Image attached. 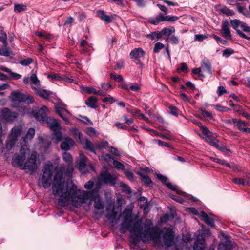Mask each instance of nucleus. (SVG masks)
<instances>
[{"mask_svg":"<svg viewBox=\"0 0 250 250\" xmlns=\"http://www.w3.org/2000/svg\"><path fill=\"white\" fill-rule=\"evenodd\" d=\"M64 168L61 167L57 169L51 162L46 163L43 168V174L40 180L44 188H49L52 182L53 173L56 171L53 178L52 186L53 193L55 196H58V204L62 207L71 205L76 208H79L83 204L84 208L88 210L92 201L94 202V207L95 209L104 208V206L98 193L94 194L93 191H84L77 189L76 185L71 184L64 186L62 181L63 173Z\"/></svg>","mask_w":250,"mask_h":250,"instance_id":"nucleus-1","label":"nucleus"},{"mask_svg":"<svg viewBox=\"0 0 250 250\" xmlns=\"http://www.w3.org/2000/svg\"><path fill=\"white\" fill-rule=\"evenodd\" d=\"M122 216L120 232L125 233L128 230L131 235L132 243L134 245L140 242V239L143 242L152 240L154 245L159 249L164 245L168 248L174 245L175 232L172 228H163L160 231L157 227L153 226L150 220H146L142 224L138 216H133L131 208H125Z\"/></svg>","mask_w":250,"mask_h":250,"instance_id":"nucleus-2","label":"nucleus"},{"mask_svg":"<svg viewBox=\"0 0 250 250\" xmlns=\"http://www.w3.org/2000/svg\"><path fill=\"white\" fill-rule=\"evenodd\" d=\"M30 152L26 146H22L20 148V153L14 155L12 159V164L14 167H19L24 170L26 173L32 175L37 170L38 164L36 153L32 152L29 156Z\"/></svg>","mask_w":250,"mask_h":250,"instance_id":"nucleus-3","label":"nucleus"},{"mask_svg":"<svg viewBox=\"0 0 250 250\" xmlns=\"http://www.w3.org/2000/svg\"><path fill=\"white\" fill-rule=\"evenodd\" d=\"M17 141L13 138L8 136L6 140L5 147L3 148L2 150H0V153H4L5 156L8 158L9 154L13 153V148Z\"/></svg>","mask_w":250,"mask_h":250,"instance_id":"nucleus-4","label":"nucleus"},{"mask_svg":"<svg viewBox=\"0 0 250 250\" xmlns=\"http://www.w3.org/2000/svg\"><path fill=\"white\" fill-rule=\"evenodd\" d=\"M100 178L102 182L112 186L114 185L118 181L117 177L115 175H112L106 171L101 173Z\"/></svg>","mask_w":250,"mask_h":250,"instance_id":"nucleus-5","label":"nucleus"},{"mask_svg":"<svg viewBox=\"0 0 250 250\" xmlns=\"http://www.w3.org/2000/svg\"><path fill=\"white\" fill-rule=\"evenodd\" d=\"M17 114L15 112H11L9 109L4 108L0 112L1 118L6 121H12L16 118Z\"/></svg>","mask_w":250,"mask_h":250,"instance_id":"nucleus-6","label":"nucleus"},{"mask_svg":"<svg viewBox=\"0 0 250 250\" xmlns=\"http://www.w3.org/2000/svg\"><path fill=\"white\" fill-rule=\"evenodd\" d=\"M221 33L226 38L231 39L232 38L229 29V24L227 20H224L222 21Z\"/></svg>","mask_w":250,"mask_h":250,"instance_id":"nucleus-7","label":"nucleus"},{"mask_svg":"<svg viewBox=\"0 0 250 250\" xmlns=\"http://www.w3.org/2000/svg\"><path fill=\"white\" fill-rule=\"evenodd\" d=\"M74 141L70 137H65L61 143L60 147L62 150L68 151L74 145Z\"/></svg>","mask_w":250,"mask_h":250,"instance_id":"nucleus-8","label":"nucleus"},{"mask_svg":"<svg viewBox=\"0 0 250 250\" xmlns=\"http://www.w3.org/2000/svg\"><path fill=\"white\" fill-rule=\"evenodd\" d=\"M87 159L83 154L80 153V160L78 164V167L81 172L85 173L87 172L85 167L87 164Z\"/></svg>","mask_w":250,"mask_h":250,"instance_id":"nucleus-9","label":"nucleus"},{"mask_svg":"<svg viewBox=\"0 0 250 250\" xmlns=\"http://www.w3.org/2000/svg\"><path fill=\"white\" fill-rule=\"evenodd\" d=\"M233 249V245L228 237L219 243L218 246V250H231Z\"/></svg>","mask_w":250,"mask_h":250,"instance_id":"nucleus-10","label":"nucleus"},{"mask_svg":"<svg viewBox=\"0 0 250 250\" xmlns=\"http://www.w3.org/2000/svg\"><path fill=\"white\" fill-rule=\"evenodd\" d=\"M47 111V108L46 106H43L35 113L34 116L37 120L44 121L46 119Z\"/></svg>","mask_w":250,"mask_h":250,"instance_id":"nucleus-11","label":"nucleus"},{"mask_svg":"<svg viewBox=\"0 0 250 250\" xmlns=\"http://www.w3.org/2000/svg\"><path fill=\"white\" fill-rule=\"evenodd\" d=\"M48 126L53 131L56 130H61V127L58 121L54 118H49L47 119Z\"/></svg>","mask_w":250,"mask_h":250,"instance_id":"nucleus-12","label":"nucleus"},{"mask_svg":"<svg viewBox=\"0 0 250 250\" xmlns=\"http://www.w3.org/2000/svg\"><path fill=\"white\" fill-rule=\"evenodd\" d=\"M22 132V127L21 125L16 126L12 128L8 136L17 141L18 137L21 134Z\"/></svg>","mask_w":250,"mask_h":250,"instance_id":"nucleus-13","label":"nucleus"},{"mask_svg":"<svg viewBox=\"0 0 250 250\" xmlns=\"http://www.w3.org/2000/svg\"><path fill=\"white\" fill-rule=\"evenodd\" d=\"M80 142L82 144L83 148L85 149L88 150L90 152L95 154V151L94 150V145L90 141L86 139L83 138Z\"/></svg>","mask_w":250,"mask_h":250,"instance_id":"nucleus-14","label":"nucleus"},{"mask_svg":"<svg viewBox=\"0 0 250 250\" xmlns=\"http://www.w3.org/2000/svg\"><path fill=\"white\" fill-rule=\"evenodd\" d=\"M32 89L35 90L37 95L45 99L47 98L51 94L49 91L42 89L39 87L33 86Z\"/></svg>","mask_w":250,"mask_h":250,"instance_id":"nucleus-15","label":"nucleus"},{"mask_svg":"<svg viewBox=\"0 0 250 250\" xmlns=\"http://www.w3.org/2000/svg\"><path fill=\"white\" fill-rule=\"evenodd\" d=\"M145 52L141 48H135L130 53V57L133 59H139L144 57Z\"/></svg>","mask_w":250,"mask_h":250,"instance_id":"nucleus-16","label":"nucleus"},{"mask_svg":"<svg viewBox=\"0 0 250 250\" xmlns=\"http://www.w3.org/2000/svg\"><path fill=\"white\" fill-rule=\"evenodd\" d=\"M106 211L107 212L106 217L110 220L112 223H116L117 220L119 219L117 213L114 210L109 211V208H107Z\"/></svg>","mask_w":250,"mask_h":250,"instance_id":"nucleus-17","label":"nucleus"},{"mask_svg":"<svg viewBox=\"0 0 250 250\" xmlns=\"http://www.w3.org/2000/svg\"><path fill=\"white\" fill-rule=\"evenodd\" d=\"M201 67L203 70L206 71L208 74L212 75L211 65L208 59H204L201 62Z\"/></svg>","mask_w":250,"mask_h":250,"instance_id":"nucleus-18","label":"nucleus"},{"mask_svg":"<svg viewBox=\"0 0 250 250\" xmlns=\"http://www.w3.org/2000/svg\"><path fill=\"white\" fill-rule=\"evenodd\" d=\"M23 95L21 93L17 91H13L11 92L10 99L12 101L21 102L23 100Z\"/></svg>","mask_w":250,"mask_h":250,"instance_id":"nucleus-19","label":"nucleus"},{"mask_svg":"<svg viewBox=\"0 0 250 250\" xmlns=\"http://www.w3.org/2000/svg\"><path fill=\"white\" fill-rule=\"evenodd\" d=\"M62 139V133L61 130H56V131H53L52 134V140L54 143H58Z\"/></svg>","mask_w":250,"mask_h":250,"instance_id":"nucleus-20","label":"nucleus"},{"mask_svg":"<svg viewBox=\"0 0 250 250\" xmlns=\"http://www.w3.org/2000/svg\"><path fill=\"white\" fill-rule=\"evenodd\" d=\"M230 23L232 28L236 31L238 30L237 28L239 26H240L242 29L244 31L243 25L244 24L248 25L245 22H242L239 20L234 19L230 21Z\"/></svg>","mask_w":250,"mask_h":250,"instance_id":"nucleus-21","label":"nucleus"},{"mask_svg":"<svg viewBox=\"0 0 250 250\" xmlns=\"http://www.w3.org/2000/svg\"><path fill=\"white\" fill-rule=\"evenodd\" d=\"M63 159L68 164L69 173H70L73 169L72 166L70 165L72 162V158L69 153L65 152L63 154Z\"/></svg>","mask_w":250,"mask_h":250,"instance_id":"nucleus-22","label":"nucleus"},{"mask_svg":"<svg viewBox=\"0 0 250 250\" xmlns=\"http://www.w3.org/2000/svg\"><path fill=\"white\" fill-rule=\"evenodd\" d=\"M97 100L96 97L92 96L86 100L85 103L89 107L92 108H96L97 107L96 104Z\"/></svg>","mask_w":250,"mask_h":250,"instance_id":"nucleus-23","label":"nucleus"},{"mask_svg":"<svg viewBox=\"0 0 250 250\" xmlns=\"http://www.w3.org/2000/svg\"><path fill=\"white\" fill-rule=\"evenodd\" d=\"M97 15L99 18L106 22H110L111 21V17L109 16L106 15L103 10L98 11Z\"/></svg>","mask_w":250,"mask_h":250,"instance_id":"nucleus-24","label":"nucleus"},{"mask_svg":"<svg viewBox=\"0 0 250 250\" xmlns=\"http://www.w3.org/2000/svg\"><path fill=\"white\" fill-rule=\"evenodd\" d=\"M55 107L56 113H57V110H60L61 112H65L67 114H70V112L66 109V105L62 103H57Z\"/></svg>","mask_w":250,"mask_h":250,"instance_id":"nucleus-25","label":"nucleus"},{"mask_svg":"<svg viewBox=\"0 0 250 250\" xmlns=\"http://www.w3.org/2000/svg\"><path fill=\"white\" fill-rule=\"evenodd\" d=\"M27 5L24 4H14V11L16 13H20L26 10Z\"/></svg>","mask_w":250,"mask_h":250,"instance_id":"nucleus-26","label":"nucleus"},{"mask_svg":"<svg viewBox=\"0 0 250 250\" xmlns=\"http://www.w3.org/2000/svg\"><path fill=\"white\" fill-rule=\"evenodd\" d=\"M137 174L141 177L142 181L146 185L149 186L152 183L151 179L148 176L144 175L141 172H138Z\"/></svg>","mask_w":250,"mask_h":250,"instance_id":"nucleus-27","label":"nucleus"},{"mask_svg":"<svg viewBox=\"0 0 250 250\" xmlns=\"http://www.w3.org/2000/svg\"><path fill=\"white\" fill-rule=\"evenodd\" d=\"M175 31V28L173 27H171L170 28H163L161 31V33H162L163 35L169 36L174 33Z\"/></svg>","mask_w":250,"mask_h":250,"instance_id":"nucleus-28","label":"nucleus"},{"mask_svg":"<svg viewBox=\"0 0 250 250\" xmlns=\"http://www.w3.org/2000/svg\"><path fill=\"white\" fill-rule=\"evenodd\" d=\"M236 126L239 130L245 132L247 124L241 120H239L236 123Z\"/></svg>","mask_w":250,"mask_h":250,"instance_id":"nucleus-29","label":"nucleus"},{"mask_svg":"<svg viewBox=\"0 0 250 250\" xmlns=\"http://www.w3.org/2000/svg\"><path fill=\"white\" fill-rule=\"evenodd\" d=\"M220 11L222 13L226 14L228 16H233L234 15V12L226 6L222 7L220 9Z\"/></svg>","mask_w":250,"mask_h":250,"instance_id":"nucleus-30","label":"nucleus"},{"mask_svg":"<svg viewBox=\"0 0 250 250\" xmlns=\"http://www.w3.org/2000/svg\"><path fill=\"white\" fill-rule=\"evenodd\" d=\"M30 79L31 84H34L36 87L39 86L40 82L35 74H32L30 77Z\"/></svg>","mask_w":250,"mask_h":250,"instance_id":"nucleus-31","label":"nucleus"},{"mask_svg":"<svg viewBox=\"0 0 250 250\" xmlns=\"http://www.w3.org/2000/svg\"><path fill=\"white\" fill-rule=\"evenodd\" d=\"M11 52L4 44V47L0 48V55L5 57H9L10 56Z\"/></svg>","mask_w":250,"mask_h":250,"instance_id":"nucleus-32","label":"nucleus"},{"mask_svg":"<svg viewBox=\"0 0 250 250\" xmlns=\"http://www.w3.org/2000/svg\"><path fill=\"white\" fill-rule=\"evenodd\" d=\"M71 131L75 138L78 139L80 142L82 140V134L78 129L73 128L71 129Z\"/></svg>","mask_w":250,"mask_h":250,"instance_id":"nucleus-33","label":"nucleus"},{"mask_svg":"<svg viewBox=\"0 0 250 250\" xmlns=\"http://www.w3.org/2000/svg\"><path fill=\"white\" fill-rule=\"evenodd\" d=\"M80 45L83 47L82 51L83 53L86 52L88 47H90L91 45L84 40H81L80 41Z\"/></svg>","mask_w":250,"mask_h":250,"instance_id":"nucleus-34","label":"nucleus"},{"mask_svg":"<svg viewBox=\"0 0 250 250\" xmlns=\"http://www.w3.org/2000/svg\"><path fill=\"white\" fill-rule=\"evenodd\" d=\"M210 159L211 160H212L213 162H216L218 164H220L222 165H223L225 167H231L230 164L228 163L227 162H226L225 161H224L223 160H221V159H218L217 158H214V157H211Z\"/></svg>","mask_w":250,"mask_h":250,"instance_id":"nucleus-35","label":"nucleus"},{"mask_svg":"<svg viewBox=\"0 0 250 250\" xmlns=\"http://www.w3.org/2000/svg\"><path fill=\"white\" fill-rule=\"evenodd\" d=\"M86 133L90 137H95L98 135L97 131L93 127H88L85 130Z\"/></svg>","mask_w":250,"mask_h":250,"instance_id":"nucleus-36","label":"nucleus"},{"mask_svg":"<svg viewBox=\"0 0 250 250\" xmlns=\"http://www.w3.org/2000/svg\"><path fill=\"white\" fill-rule=\"evenodd\" d=\"M35 135V129L33 128H30L27 131L25 139L27 140H31Z\"/></svg>","mask_w":250,"mask_h":250,"instance_id":"nucleus-37","label":"nucleus"},{"mask_svg":"<svg viewBox=\"0 0 250 250\" xmlns=\"http://www.w3.org/2000/svg\"><path fill=\"white\" fill-rule=\"evenodd\" d=\"M237 8L238 10V11L242 14H243L246 17H250V14L246 10V8L245 7L240 6L239 5H238L237 6Z\"/></svg>","mask_w":250,"mask_h":250,"instance_id":"nucleus-38","label":"nucleus"},{"mask_svg":"<svg viewBox=\"0 0 250 250\" xmlns=\"http://www.w3.org/2000/svg\"><path fill=\"white\" fill-rule=\"evenodd\" d=\"M62 119L66 122V123H69V119L68 118V116L70 115V114H67L64 112H61L60 110H57V113Z\"/></svg>","mask_w":250,"mask_h":250,"instance_id":"nucleus-39","label":"nucleus"},{"mask_svg":"<svg viewBox=\"0 0 250 250\" xmlns=\"http://www.w3.org/2000/svg\"><path fill=\"white\" fill-rule=\"evenodd\" d=\"M207 141L212 146H215L216 148L222 150L223 148L222 146H220L218 144L217 142L215 140H212L211 138L207 139Z\"/></svg>","mask_w":250,"mask_h":250,"instance_id":"nucleus-40","label":"nucleus"},{"mask_svg":"<svg viewBox=\"0 0 250 250\" xmlns=\"http://www.w3.org/2000/svg\"><path fill=\"white\" fill-rule=\"evenodd\" d=\"M108 143L107 141H103L100 143H96L95 145V146L99 149L101 148H106L108 147Z\"/></svg>","mask_w":250,"mask_h":250,"instance_id":"nucleus-41","label":"nucleus"},{"mask_svg":"<svg viewBox=\"0 0 250 250\" xmlns=\"http://www.w3.org/2000/svg\"><path fill=\"white\" fill-rule=\"evenodd\" d=\"M120 185L124 192L127 193H130L131 192V189L126 184L124 183L123 182H120Z\"/></svg>","mask_w":250,"mask_h":250,"instance_id":"nucleus-42","label":"nucleus"},{"mask_svg":"<svg viewBox=\"0 0 250 250\" xmlns=\"http://www.w3.org/2000/svg\"><path fill=\"white\" fill-rule=\"evenodd\" d=\"M234 50L231 48H227L223 51V56L228 58L234 53Z\"/></svg>","mask_w":250,"mask_h":250,"instance_id":"nucleus-43","label":"nucleus"},{"mask_svg":"<svg viewBox=\"0 0 250 250\" xmlns=\"http://www.w3.org/2000/svg\"><path fill=\"white\" fill-rule=\"evenodd\" d=\"M48 78L51 79L53 81H61L62 79V77L58 74H48Z\"/></svg>","mask_w":250,"mask_h":250,"instance_id":"nucleus-44","label":"nucleus"},{"mask_svg":"<svg viewBox=\"0 0 250 250\" xmlns=\"http://www.w3.org/2000/svg\"><path fill=\"white\" fill-rule=\"evenodd\" d=\"M32 62H33V59L30 58H28L21 60L19 63L20 64H21L23 66H28L30 64H31Z\"/></svg>","mask_w":250,"mask_h":250,"instance_id":"nucleus-45","label":"nucleus"},{"mask_svg":"<svg viewBox=\"0 0 250 250\" xmlns=\"http://www.w3.org/2000/svg\"><path fill=\"white\" fill-rule=\"evenodd\" d=\"M23 99H23L22 102H26L28 104H30L33 103L34 101V98L29 95L23 94Z\"/></svg>","mask_w":250,"mask_h":250,"instance_id":"nucleus-46","label":"nucleus"},{"mask_svg":"<svg viewBox=\"0 0 250 250\" xmlns=\"http://www.w3.org/2000/svg\"><path fill=\"white\" fill-rule=\"evenodd\" d=\"M7 36L5 32L3 31H0V40L5 44V46H7Z\"/></svg>","mask_w":250,"mask_h":250,"instance_id":"nucleus-47","label":"nucleus"},{"mask_svg":"<svg viewBox=\"0 0 250 250\" xmlns=\"http://www.w3.org/2000/svg\"><path fill=\"white\" fill-rule=\"evenodd\" d=\"M110 77L113 80L118 82H121L123 80V77L121 75H116L111 73Z\"/></svg>","mask_w":250,"mask_h":250,"instance_id":"nucleus-48","label":"nucleus"},{"mask_svg":"<svg viewBox=\"0 0 250 250\" xmlns=\"http://www.w3.org/2000/svg\"><path fill=\"white\" fill-rule=\"evenodd\" d=\"M164 47V45L161 42H157L155 44L154 52L158 53L159 51Z\"/></svg>","mask_w":250,"mask_h":250,"instance_id":"nucleus-49","label":"nucleus"},{"mask_svg":"<svg viewBox=\"0 0 250 250\" xmlns=\"http://www.w3.org/2000/svg\"><path fill=\"white\" fill-rule=\"evenodd\" d=\"M167 40L170 41L174 44H177L179 42L178 38L175 36H172L167 38Z\"/></svg>","mask_w":250,"mask_h":250,"instance_id":"nucleus-50","label":"nucleus"},{"mask_svg":"<svg viewBox=\"0 0 250 250\" xmlns=\"http://www.w3.org/2000/svg\"><path fill=\"white\" fill-rule=\"evenodd\" d=\"M113 165L114 167L117 169H124L125 166L124 165L120 162H118L116 160L113 161Z\"/></svg>","mask_w":250,"mask_h":250,"instance_id":"nucleus-51","label":"nucleus"},{"mask_svg":"<svg viewBox=\"0 0 250 250\" xmlns=\"http://www.w3.org/2000/svg\"><path fill=\"white\" fill-rule=\"evenodd\" d=\"M166 186L168 188L173 191H176L178 194H181V192L180 191L177 190V187L175 185H173L172 183L169 182L167 183H166Z\"/></svg>","mask_w":250,"mask_h":250,"instance_id":"nucleus-52","label":"nucleus"},{"mask_svg":"<svg viewBox=\"0 0 250 250\" xmlns=\"http://www.w3.org/2000/svg\"><path fill=\"white\" fill-rule=\"evenodd\" d=\"M213 107L215 108V109L220 112H226L230 110L227 107L222 106L219 105H213Z\"/></svg>","mask_w":250,"mask_h":250,"instance_id":"nucleus-53","label":"nucleus"},{"mask_svg":"<svg viewBox=\"0 0 250 250\" xmlns=\"http://www.w3.org/2000/svg\"><path fill=\"white\" fill-rule=\"evenodd\" d=\"M83 90L86 91L88 94H95L96 90L92 87H82Z\"/></svg>","mask_w":250,"mask_h":250,"instance_id":"nucleus-54","label":"nucleus"},{"mask_svg":"<svg viewBox=\"0 0 250 250\" xmlns=\"http://www.w3.org/2000/svg\"><path fill=\"white\" fill-rule=\"evenodd\" d=\"M158 144L159 146H165V147H171V145H169V144L166 143V142H165L163 141H161V140H156L155 141Z\"/></svg>","mask_w":250,"mask_h":250,"instance_id":"nucleus-55","label":"nucleus"},{"mask_svg":"<svg viewBox=\"0 0 250 250\" xmlns=\"http://www.w3.org/2000/svg\"><path fill=\"white\" fill-rule=\"evenodd\" d=\"M226 93H227V91L223 86H220L218 87L217 90V93L219 96H221Z\"/></svg>","mask_w":250,"mask_h":250,"instance_id":"nucleus-56","label":"nucleus"},{"mask_svg":"<svg viewBox=\"0 0 250 250\" xmlns=\"http://www.w3.org/2000/svg\"><path fill=\"white\" fill-rule=\"evenodd\" d=\"M124 173L130 181H133V173L130 170L125 169L124 171Z\"/></svg>","mask_w":250,"mask_h":250,"instance_id":"nucleus-57","label":"nucleus"},{"mask_svg":"<svg viewBox=\"0 0 250 250\" xmlns=\"http://www.w3.org/2000/svg\"><path fill=\"white\" fill-rule=\"evenodd\" d=\"M204 222H205L206 224H208V225L214 227V220L208 216L207 218H206L205 220L203 221Z\"/></svg>","mask_w":250,"mask_h":250,"instance_id":"nucleus-58","label":"nucleus"},{"mask_svg":"<svg viewBox=\"0 0 250 250\" xmlns=\"http://www.w3.org/2000/svg\"><path fill=\"white\" fill-rule=\"evenodd\" d=\"M201 128L202 130V132L204 135L207 136L208 137L210 136L211 132L206 126L201 125Z\"/></svg>","mask_w":250,"mask_h":250,"instance_id":"nucleus-59","label":"nucleus"},{"mask_svg":"<svg viewBox=\"0 0 250 250\" xmlns=\"http://www.w3.org/2000/svg\"><path fill=\"white\" fill-rule=\"evenodd\" d=\"M204 247L202 243L199 244L197 242H196L193 246L194 250H204Z\"/></svg>","mask_w":250,"mask_h":250,"instance_id":"nucleus-60","label":"nucleus"},{"mask_svg":"<svg viewBox=\"0 0 250 250\" xmlns=\"http://www.w3.org/2000/svg\"><path fill=\"white\" fill-rule=\"evenodd\" d=\"M202 115L204 117H208L210 119L212 118V115L211 113L205 110H201V111Z\"/></svg>","mask_w":250,"mask_h":250,"instance_id":"nucleus-61","label":"nucleus"},{"mask_svg":"<svg viewBox=\"0 0 250 250\" xmlns=\"http://www.w3.org/2000/svg\"><path fill=\"white\" fill-rule=\"evenodd\" d=\"M207 38V36L204 35L197 34L194 36V40L195 41H198L201 42Z\"/></svg>","mask_w":250,"mask_h":250,"instance_id":"nucleus-62","label":"nucleus"},{"mask_svg":"<svg viewBox=\"0 0 250 250\" xmlns=\"http://www.w3.org/2000/svg\"><path fill=\"white\" fill-rule=\"evenodd\" d=\"M233 181L236 184L242 185H244L245 184V180L242 178H234L233 179Z\"/></svg>","mask_w":250,"mask_h":250,"instance_id":"nucleus-63","label":"nucleus"},{"mask_svg":"<svg viewBox=\"0 0 250 250\" xmlns=\"http://www.w3.org/2000/svg\"><path fill=\"white\" fill-rule=\"evenodd\" d=\"M94 186V183L92 181L87 182L84 185V188L87 189H91Z\"/></svg>","mask_w":250,"mask_h":250,"instance_id":"nucleus-64","label":"nucleus"}]
</instances>
